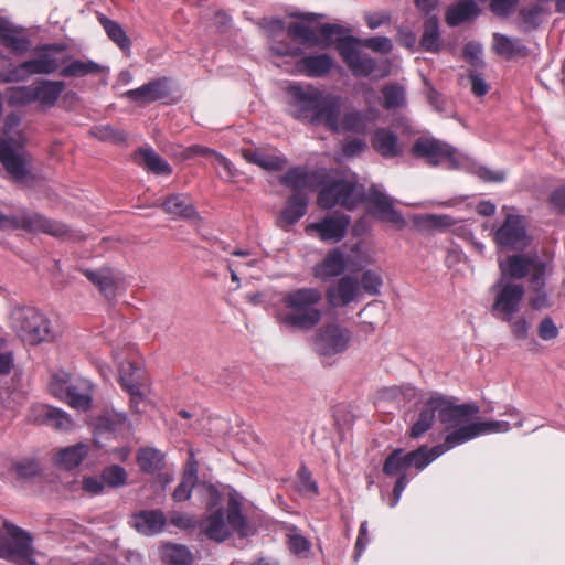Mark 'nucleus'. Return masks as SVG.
Wrapping results in <instances>:
<instances>
[{"instance_id": "obj_27", "label": "nucleus", "mask_w": 565, "mask_h": 565, "mask_svg": "<svg viewBox=\"0 0 565 565\" xmlns=\"http://www.w3.org/2000/svg\"><path fill=\"white\" fill-rule=\"evenodd\" d=\"M90 446L86 443H77L67 447L60 448L53 456V462L60 469L71 471L78 468L88 457Z\"/></svg>"}, {"instance_id": "obj_51", "label": "nucleus", "mask_w": 565, "mask_h": 565, "mask_svg": "<svg viewBox=\"0 0 565 565\" xmlns=\"http://www.w3.org/2000/svg\"><path fill=\"white\" fill-rule=\"evenodd\" d=\"M105 486L118 489L127 483L128 475L124 467L119 465H110L105 467L100 473Z\"/></svg>"}, {"instance_id": "obj_9", "label": "nucleus", "mask_w": 565, "mask_h": 565, "mask_svg": "<svg viewBox=\"0 0 565 565\" xmlns=\"http://www.w3.org/2000/svg\"><path fill=\"white\" fill-rule=\"evenodd\" d=\"M491 290L494 294L492 316L501 321H510L521 309L525 294L523 285L504 278L499 279Z\"/></svg>"}, {"instance_id": "obj_62", "label": "nucleus", "mask_w": 565, "mask_h": 565, "mask_svg": "<svg viewBox=\"0 0 565 565\" xmlns=\"http://www.w3.org/2000/svg\"><path fill=\"white\" fill-rule=\"evenodd\" d=\"M365 140L360 138H348L342 143V152L348 158H353L366 149Z\"/></svg>"}, {"instance_id": "obj_34", "label": "nucleus", "mask_w": 565, "mask_h": 565, "mask_svg": "<svg viewBox=\"0 0 565 565\" xmlns=\"http://www.w3.org/2000/svg\"><path fill=\"white\" fill-rule=\"evenodd\" d=\"M372 146L384 158H394L401 153L397 136L385 128L374 132Z\"/></svg>"}, {"instance_id": "obj_25", "label": "nucleus", "mask_w": 565, "mask_h": 565, "mask_svg": "<svg viewBox=\"0 0 565 565\" xmlns=\"http://www.w3.org/2000/svg\"><path fill=\"white\" fill-rule=\"evenodd\" d=\"M30 420L40 425H49L61 430H68L73 426V420L65 411L49 405L33 406L31 408Z\"/></svg>"}, {"instance_id": "obj_5", "label": "nucleus", "mask_w": 565, "mask_h": 565, "mask_svg": "<svg viewBox=\"0 0 565 565\" xmlns=\"http://www.w3.org/2000/svg\"><path fill=\"white\" fill-rule=\"evenodd\" d=\"M321 301L322 292L318 288L301 287L286 291L276 306V321L288 331L308 332L322 319Z\"/></svg>"}, {"instance_id": "obj_36", "label": "nucleus", "mask_w": 565, "mask_h": 565, "mask_svg": "<svg viewBox=\"0 0 565 565\" xmlns=\"http://www.w3.org/2000/svg\"><path fill=\"white\" fill-rule=\"evenodd\" d=\"M198 480V467L196 461L194 460V456L191 452L190 459L186 462V468L182 476V479L175 490L172 493V498L175 502H183L191 498L192 488L196 483Z\"/></svg>"}, {"instance_id": "obj_64", "label": "nucleus", "mask_w": 565, "mask_h": 565, "mask_svg": "<svg viewBox=\"0 0 565 565\" xmlns=\"http://www.w3.org/2000/svg\"><path fill=\"white\" fill-rule=\"evenodd\" d=\"M505 322L509 323L511 331L515 338L522 340L527 338L530 323L525 317L521 316L515 318V316H513V318L510 321Z\"/></svg>"}, {"instance_id": "obj_15", "label": "nucleus", "mask_w": 565, "mask_h": 565, "mask_svg": "<svg viewBox=\"0 0 565 565\" xmlns=\"http://www.w3.org/2000/svg\"><path fill=\"white\" fill-rule=\"evenodd\" d=\"M3 527L9 536L10 562L18 565H38L31 533L8 521L3 523Z\"/></svg>"}, {"instance_id": "obj_55", "label": "nucleus", "mask_w": 565, "mask_h": 565, "mask_svg": "<svg viewBox=\"0 0 565 565\" xmlns=\"http://www.w3.org/2000/svg\"><path fill=\"white\" fill-rule=\"evenodd\" d=\"M290 17L292 18H296L298 19V21H294V22H290L288 25H287V34L289 38H291L292 40L295 41H299L301 44L303 45H308V46H319L321 49H329L330 46H324L323 44H312L310 42H305L302 39L300 38H295L290 34L289 30H290V25L291 24H295V23H302L303 25L310 28L311 30H313L309 23H312V22H316L318 20H320L321 18H323L322 14L320 13H313V12H306V13H302V12H297V13H291Z\"/></svg>"}, {"instance_id": "obj_60", "label": "nucleus", "mask_w": 565, "mask_h": 565, "mask_svg": "<svg viewBox=\"0 0 565 565\" xmlns=\"http://www.w3.org/2000/svg\"><path fill=\"white\" fill-rule=\"evenodd\" d=\"M423 221L425 226L438 231H446L457 224V221L448 214H426Z\"/></svg>"}, {"instance_id": "obj_1", "label": "nucleus", "mask_w": 565, "mask_h": 565, "mask_svg": "<svg viewBox=\"0 0 565 565\" xmlns=\"http://www.w3.org/2000/svg\"><path fill=\"white\" fill-rule=\"evenodd\" d=\"M318 31L319 35L315 30L302 23L291 24L289 30L292 36L300 38L305 42L333 46L350 71H375L376 63L365 50L387 54L393 49L390 38L372 36L360 39L354 36L349 28L337 23H323L319 26Z\"/></svg>"}, {"instance_id": "obj_58", "label": "nucleus", "mask_w": 565, "mask_h": 565, "mask_svg": "<svg viewBox=\"0 0 565 565\" xmlns=\"http://www.w3.org/2000/svg\"><path fill=\"white\" fill-rule=\"evenodd\" d=\"M288 546L292 554L307 558L311 548L310 541L300 533L288 534Z\"/></svg>"}, {"instance_id": "obj_44", "label": "nucleus", "mask_w": 565, "mask_h": 565, "mask_svg": "<svg viewBox=\"0 0 565 565\" xmlns=\"http://www.w3.org/2000/svg\"><path fill=\"white\" fill-rule=\"evenodd\" d=\"M383 107L387 110L404 108L407 105L406 89L403 85L387 84L382 89Z\"/></svg>"}, {"instance_id": "obj_16", "label": "nucleus", "mask_w": 565, "mask_h": 565, "mask_svg": "<svg viewBox=\"0 0 565 565\" xmlns=\"http://www.w3.org/2000/svg\"><path fill=\"white\" fill-rule=\"evenodd\" d=\"M257 25L266 34L270 51L277 56H299L302 50L294 45L290 41L284 39L287 26L281 19L278 18H263L257 22Z\"/></svg>"}, {"instance_id": "obj_41", "label": "nucleus", "mask_w": 565, "mask_h": 565, "mask_svg": "<svg viewBox=\"0 0 565 565\" xmlns=\"http://www.w3.org/2000/svg\"><path fill=\"white\" fill-rule=\"evenodd\" d=\"M419 44L423 50L428 52L436 53L440 50L439 21L436 15L429 17L425 21Z\"/></svg>"}, {"instance_id": "obj_26", "label": "nucleus", "mask_w": 565, "mask_h": 565, "mask_svg": "<svg viewBox=\"0 0 565 565\" xmlns=\"http://www.w3.org/2000/svg\"><path fill=\"white\" fill-rule=\"evenodd\" d=\"M129 524L138 533L146 536H153L163 531L167 524V518L159 509L141 510L132 514Z\"/></svg>"}, {"instance_id": "obj_31", "label": "nucleus", "mask_w": 565, "mask_h": 565, "mask_svg": "<svg viewBox=\"0 0 565 565\" xmlns=\"http://www.w3.org/2000/svg\"><path fill=\"white\" fill-rule=\"evenodd\" d=\"M79 271L107 298L115 295L116 278L109 267L99 269L79 268Z\"/></svg>"}, {"instance_id": "obj_13", "label": "nucleus", "mask_w": 565, "mask_h": 565, "mask_svg": "<svg viewBox=\"0 0 565 565\" xmlns=\"http://www.w3.org/2000/svg\"><path fill=\"white\" fill-rule=\"evenodd\" d=\"M10 230H24L30 233H45L58 238H64L70 233V230L65 224L50 220L43 214L26 210H20L12 213Z\"/></svg>"}, {"instance_id": "obj_3", "label": "nucleus", "mask_w": 565, "mask_h": 565, "mask_svg": "<svg viewBox=\"0 0 565 565\" xmlns=\"http://www.w3.org/2000/svg\"><path fill=\"white\" fill-rule=\"evenodd\" d=\"M288 113L296 120L311 126H322L339 132L341 97L324 93L312 85H289L286 89Z\"/></svg>"}, {"instance_id": "obj_23", "label": "nucleus", "mask_w": 565, "mask_h": 565, "mask_svg": "<svg viewBox=\"0 0 565 565\" xmlns=\"http://www.w3.org/2000/svg\"><path fill=\"white\" fill-rule=\"evenodd\" d=\"M457 446V440L451 430L446 435L444 443L441 444L435 445L431 448L423 445L415 450L406 451L407 463L409 465V468L414 467L418 471H422L437 458Z\"/></svg>"}, {"instance_id": "obj_50", "label": "nucleus", "mask_w": 565, "mask_h": 565, "mask_svg": "<svg viewBox=\"0 0 565 565\" xmlns=\"http://www.w3.org/2000/svg\"><path fill=\"white\" fill-rule=\"evenodd\" d=\"M12 470L19 478L32 479L41 475L42 466L38 458L24 457L13 463Z\"/></svg>"}, {"instance_id": "obj_11", "label": "nucleus", "mask_w": 565, "mask_h": 565, "mask_svg": "<svg viewBox=\"0 0 565 565\" xmlns=\"http://www.w3.org/2000/svg\"><path fill=\"white\" fill-rule=\"evenodd\" d=\"M362 268L363 263L361 260H358L351 254H345L342 248L335 247L330 249L323 259L313 266L312 275L321 281H329L332 278L342 277L345 270L354 273Z\"/></svg>"}, {"instance_id": "obj_7", "label": "nucleus", "mask_w": 565, "mask_h": 565, "mask_svg": "<svg viewBox=\"0 0 565 565\" xmlns=\"http://www.w3.org/2000/svg\"><path fill=\"white\" fill-rule=\"evenodd\" d=\"M204 523L205 535L215 542H224L232 532L247 535V521L236 501H231L226 510L220 508L213 511Z\"/></svg>"}, {"instance_id": "obj_48", "label": "nucleus", "mask_w": 565, "mask_h": 565, "mask_svg": "<svg viewBox=\"0 0 565 565\" xmlns=\"http://www.w3.org/2000/svg\"><path fill=\"white\" fill-rule=\"evenodd\" d=\"M6 98L11 106H25L36 100L33 84L30 86H11L6 90Z\"/></svg>"}, {"instance_id": "obj_20", "label": "nucleus", "mask_w": 565, "mask_h": 565, "mask_svg": "<svg viewBox=\"0 0 565 565\" xmlns=\"http://www.w3.org/2000/svg\"><path fill=\"white\" fill-rule=\"evenodd\" d=\"M411 151L415 158L425 159L435 167L445 159H452L455 149L434 137L422 136L414 141Z\"/></svg>"}, {"instance_id": "obj_40", "label": "nucleus", "mask_w": 565, "mask_h": 565, "mask_svg": "<svg viewBox=\"0 0 565 565\" xmlns=\"http://www.w3.org/2000/svg\"><path fill=\"white\" fill-rule=\"evenodd\" d=\"M137 463L145 473H154L160 471L164 466L163 454L152 447L139 449L137 454Z\"/></svg>"}, {"instance_id": "obj_32", "label": "nucleus", "mask_w": 565, "mask_h": 565, "mask_svg": "<svg viewBox=\"0 0 565 565\" xmlns=\"http://www.w3.org/2000/svg\"><path fill=\"white\" fill-rule=\"evenodd\" d=\"M0 43L15 55H22L31 49V41L20 35V31L0 20Z\"/></svg>"}, {"instance_id": "obj_19", "label": "nucleus", "mask_w": 565, "mask_h": 565, "mask_svg": "<svg viewBox=\"0 0 565 565\" xmlns=\"http://www.w3.org/2000/svg\"><path fill=\"white\" fill-rule=\"evenodd\" d=\"M119 383L124 391L130 396V405L137 412L141 413L140 405L143 402L141 387L143 386V370L139 364L130 361H124L118 366Z\"/></svg>"}, {"instance_id": "obj_8", "label": "nucleus", "mask_w": 565, "mask_h": 565, "mask_svg": "<svg viewBox=\"0 0 565 565\" xmlns=\"http://www.w3.org/2000/svg\"><path fill=\"white\" fill-rule=\"evenodd\" d=\"M13 327L20 339L29 344H39L52 338L50 320L35 308L13 311Z\"/></svg>"}, {"instance_id": "obj_54", "label": "nucleus", "mask_w": 565, "mask_h": 565, "mask_svg": "<svg viewBox=\"0 0 565 565\" xmlns=\"http://www.w3.org/2000/svg\"><path fill=\"white\" fill-rule=\"evenodd\" d=\"M71 407L75 409L86 411L90 407L92 397L87 392H79L75 385H68L65 388L63 398Z\"/></svg>"}, {"instance_id": "obj_53", "label": "nucleus", "mask_w": 565, "mask_h": 565, "mask_svg": "<svg viewBox=\"0 0 565 565\" xmlns=\"http://www.w3.org/2000/svg\"><path fill=\"white\" fill-rule=\"evenodd\" d=\"M426 85V100L431 106V108L444 117H451L452 113L448 107L447 99L433 87L426 78H424Z\"/></svg>"}, {"instance_id": "obj_59", "label": "nucleus", "mask_w": 565, "mask_h": 565, "mask_svg": "<svg viewBox=\"0 0 565 565\" xmlns=\"http://www.w3.org/2000/svg\"><path fill=\"white\" fill-rule=\"evenodd\" d=\"M461 83L470 85L476 97H482L489 90V85L482 77V73H468L466 76H461Z\"/></svg>"}, {"instance_id": "obj_45", "label": "nucleus", "mask_w": 565, "mask_h": 565, "mask_svg": "<svg viewBox=\"0 0 565 565\" xmlns=\"http://www.w3.org/2000/svg\"><path fill=\"white\" fill-rule=\"evenodd\" d=\"M98 21L113 42H115L122 51L129 50L131 45L130 39L118 22L108 19L104 14L98 15Z\"/></svg>"}, {"instance_id": "obj_17", "label": "nucleus", "mask_w": 565, "mask_h": 565, "mask_svg": "<svg viewBox=\"0 0 565 565\" xmlns=\"http://www.w3.org/2000/svg\"><path fill=\"white\" fill-rule=\"evenodd\" d=\"M409 468L407 463L406 451L402 448L394 449L386 458L383 465V472L386 476H397V480L393 488L392 497L388 500L390 508H395L402 497L403 491L407 487L409 479L406 470Z\"/></svg>"}, {"instance_id": "obj_38", "label": "nucleus", "mask_w": 565, "mask_h": 565, "mask_svg": "<svg viewBox=\"0 0 565 565\" xmlns=\"http://www.w3.org/2000/svg\"><path fill=\"white\" fill-rule=\"evenodd\" d=\"M36 100L43 108L52 107L63 92L62 82L41 81L33 84Z\"/></svg>"}, {"instance_id": "obj_37", "label": "nucleus", "mask_w": 565, "mask_h": 565, "mask_svg": "<svg viewBox=\"0 0 565 565\" xmlns=\"http://www.w3.org/2000/svg\"><path fill=\"white\" fill-rule=\"evenodd\" d=\"M494 51L507 60L524 57L527 55V49L519 39H511L503 34H494Z\"/></svg>"}, {"instance_id": "obj_6", "label": "nucleus", "mask_w": 565, "mask_h": 565, "mask_svg": "<svg viewBox=\"0 0 565 565\" xmlns=\"http://www.w3.org/2000/svg\"><path fill=\"white\" fill-rule=\"evenodd\" d=\"M31 55L20 65L22 71H103L92 61L73 60L65 42L36 45Z\"/></svg>"}, {"instance_id": "obj_4", "label": "nucleus", "mask_w": 565, "mask_h": 565, "mask_svg": "<svg viewBox=\"0 0 565 565\" xmlns=\"http://www.w3.org/2000/svg\"><path fill=\"white\" fill-rule=\"evenodd\" d=\"M479 411L475 403L456 404L452 397L433 393L416 405L407 435L411 439L422 438L433 428L437 418L446 429H457L466 419L477 416Z\"/></svg>"}, {"instance_id": "obj_30", "label": "nucleus", "mask_w": 565, "mask_h": 565, "mask_svg": "<svg viewBox=\"0 0 565 565\" xmlns=\"http://www.w3.org/2000/svg\"><path fill=\"white\" fill-rule=\"evenodd\" d=\"M479 14L480 9L475 0H459L446 10L445 21L449 26H458L475 20Z\"/></svg>"}, {"instance_id": "obj_12", "label": "nucleus", "mask_w": 565, "mask_h": 565, "mask_svg": "<svg viewBox=\"0 0 565 565\" xmlns=\"http://www.w3.org/2000/svg\"><path fill=\"white\" fill-rule=\"evenodd\" d=\"M14 143V138L0 140V162L14 182L25 183L31 175V158L22 146Z\"/></svg>"}, {"instance_id": "obj_52", "label": "nucleus", "mask_w": 565, "mask_h": 565, "mask_svg": "<svg viewBox=\"0 0 565 565\" xmlns=\"http://www.w3.org/2000/svg\"><path fill=\"white\" fill-rule=\"evenodd\" d=\"M90 135L100 141L113 143H122L127 139L124 130L116 129L110 125L95 126L90 129Z\"/></svg>"}, {"instance_id": "obj_43", "label": "nucleus", "mask_w": 565, "mask_h": 565, "mask_svg": "<svg viewBox=\"0 0 565 565\" xmlns=\"http://www.w3.org/2000/svg\"><path fill=\"white\" fill-rule=\"evenodd\" d=\"M335 61L329 53H316L301 57L297 63L298 71H332Z\"/></svg>"}, {"instance_id": "obj_47", "label": "nucleus", "mask_w": 565, "mask_h": 565, "mask_svg": "<svg viewBox=\"0 0 565 565\" xmlns=\"http://www.w3.org/2000/svg\"><path fill=\"white\" fill-rule=\"evenodd\" d=\"M139 153L148 171L159 175H168L172 172L170 164L164 159H162L152 148H141Z\"/></svg>"}, {"instance_id": "obj_39", "label": "nucleus", "mask_w": 565, "mask_h": 565, "mask_svg": "<svg viewBox=\"0 0 565 565\" xmlns=\"http://www.w3.org/2000/svg\"><path fill=\"white\" fill-rule=\"evenodd\" d=\"M162 562L168 565H193L192 552L182 544L168 543L161 548Z\"/></svg>"}, {"instance_id": "obj_24", "label": "nucleus", "mask_w": 565, "mask_h": 565, "mask_svg": "<svg viewBox=\"0 0 565 565\" xmlns=\"http://www.w3.org/2000/svg\"><path fill=\"white\" fill-rule=\"evenodd\" d=\"M171 82L168 77L150 81L136 89L126 93L127 97L138 104L146 105L171 95Z\"/></svg>"}, {"instance_id": "obj_2", "label": "nucleus", "mask_w": 565, "mask_h": 565, "mask_svg": "<svg viewBox=\"0 0 565 565\" xmlns=\"http://www.w3.org/2000/svg\"><path fill=\"white\" fill-rule=\"evenodd\" d=\"M321 189L318 194V204L323 209H333L340 204L347 210H354L360 203H369L375 213L387 222L403 228L405 218L393 207V200L385 192L382 185L373 184L365 192L355 181L335 178L326 172L317 173Z\"/></svg>"}, {"instance_id": "obj_57", "label": "nucleus", "mask_w": 565, "mask_h": 565, "mask_svg": "<svg viewBox=\"0 0 565 565\" xmlns=\"http://www.w3.org/2000/svg\"><path fill=\"white\" fill-rule=\"evenodd\" d=\"M531 275L530 278V288L531 289H543L545 288V277L547 274V264L543 262L541 258L536 256L534 259L533 266H531V270L529 273Z\"/></svg>"}, {"instance_id": "obj_28", "label": "nucleus", "mask_w": 565, "mask_h": 565, "mask_svg": "<svg viewBox=\"0 0 565 565\" xmlns=\"http://www.w3.org/2000/svg\"><path fill=\"white\" fill-rule=\"evenodd\" d=\"M160 206L173 218H199L198 211L193 205L191 198L184 193H173L168 195Z\"/></svg>"}, {"instance_id": "obj_61", "label": "nucleus", "mask_w": 565, "mask_h": 565, "mask_svg": "<svg viewBox=\"0 0 565 565\" xmlns=\"http://www.w3.org/2000/svg\"><path fill=\"white\" fill-rule=\"evenodd\" d=\"M463 57L473 67L482 66V47L479 43L469 42L463 47Z\"/></svg>"}, {"instance_id": "obj_46", "label": "nucleus", "mask_w": 565, "mask_h": 565, "mask_svg": "<svg viewBox=\"0 0 565 565\" xmlns=\"http://www.w3.org/2000/svg\"><path fill=\"white\" fill-rule=\"evenodd\" d=\"M309 178L310 175L306 169L294 167L280 177L279 182L296 192H302L309 185Z\"/></svg>"}, {"instance_id": "obj_49", "label": "nucleus", "mask_w": 565, "mask_h": 565, "mask_svg": "<svg viewBox=\"0 0 565 565\" xmlns=\"http://www.w3.org/2000/svg\"><path fill=\"white\" fill-rule=\"evenodd\" d=\"M359 284L361 295L379 296L383 287L382 274L375 269H366L362 271Z\"/></svg>"}, {"instance_id": "obj_18", "label": "nucleus", "mask_w": 565, "mask_h": 565, "mask_svg": "<svg viewBox=\"0 0 565 565\" xmlns=\"http://www.w3.org/2000/svg\"><path fill=\"white\" fill-rule=\"evenodd\" d=\"M351 217L345 214H332L307 225V233H316L322 242L339 243L349 230Z\"/></svg>"}, {"instance_id": "obj_33", "label": "nucleus", "mask_w": 565, "mask_h": 565, "mask_svg": "<svg viewBox=\"0 0 565 565\" xmlns=\"http://www.w3.org/2000/svg\"><path fill=\"white\" fill-rule=\"evenodd\" d=\"M243 157L246 161L256 164L267 171H280L287 164V159L284 156L269 153L262 150L246 149L243 151Z\"/></svg>"}, {"instance_id": "obj_63", "label": "nucleus", "mask_w": 565, "mask_h": 565, "mask_svg": "<svg viewBox=\"0 0 565 565\" xmlns=\"http://www.w3.org/2000/svg\"><path fill=\"white\" fill-rule=\"evenodd\" d=\"M539 337L544 341H550L558 337V328L551 317H545L539 324Z\"/></svg>"}, {"instance_id": "obj_35", "label": "nucleus", "mask_w": 565, "mask_h": 565, "mask_svg": "<svg viewBox=\"0 0 565 565\" xmlns=\"http://www.w3.org/2000/svg\"><path fill=\"white\" fill-rule=\"evenodd\" d=\"M308 207V196L303 192H296L286 203L280 214V222L288 226L296 224L306 213Z\"/></svg>"}, {"instance_id": "obj_14", "label": "nucleus", "mask_w": 565, "mask_h": 565, "mask_svg": "<svg viewBox=\"0 0 565 565\" xmlns=\"http://www.w3.org/2000/svg\"><path fill=\"white\" fill-rule=\"evenodd\" d=\"M350 340L349 329L330 323L318 330L313 345L320 356L330 358L347 351Z\"/></svg>"}, {"instance_id": "obj_10", "label": "nucleus", "mask_w": 565, "mask_h": 565, "mask_svg": "<svg viewBox=\"0 0 565 565\" xmlns=\"http://www.w3.org/2000/svg\"><path fill=\"white\" fill-rule=\"evenodd\" d=\"M526 226L524 216L508 214L493 232V241L503 250H523L531 242Z\"/></svg>"}, {"instance_id": "obj_22", "label": "nucleus", "mask_w": 565, "mask_h": 565, "mask_svg": "<svg viewBox=\"0 0 565 565\" xmlns=\"http://www.w3.org/2000/svg\"><path fill=\"white\" fill-rule=\"evenodd\" d=\"M361 297L359 279L352 275L340 277L335 284L326 290V298L330 307L343 308L358 301Z\"/></svg>"}, {"instance_id": "obj_29", "label": "nucleus", "mask_w": 565, "mask_h": 565, "mask_svg": "<svg viewBox=\"0 0 565 565\" xmlns=\"http://www.w3.org/2000/svg\"><path fill=\"white\" fill-rule=\"evenodd\" d=\"M536 255L514 254L509 256L504 262L499 263L501 270L500 279H522L529 275L531 266H533Z\"/></svg>"}, {"instance_id": "obj_42", "label": "nucleus", "mask_w": 565, "mask_h": 565, "mask_svg": "<svg viewBox=\"0 0 565 565\" xmlns=\"http://www.w3.org/2000/svg\"><path fill=\"white\" fill-rule=\"evenodd\" d=\"M369 114L358 110L347 111L339 118V130L365 135L369 130Z\"/></svg>"}, {"instance_id": "obj_21", "label": "nucleus", "mask_w": 565, "mask_h": 565, "mask_svg": "<svg viewBox=\"0 0 565 565\" xmlns=\"http://www.w3.org/2000/svg\"><path fill=\"white\" fill-rule=\"evenodd\" d=\"M511 429V424L507 420H483L472 422V418L466 419L460 427L452 433L458 446L463 445L479 436L507 433Z\"/></svg>"}, {"instance_id": "obj_56", "label": "nucleus", "mask_w": 565, "mask_h": 565, "mask_svg": "<svg viewBox=\"0 0 565 565\" xmlns=\"http://www.w3.org/2000/svg\"><path fill=\"white\" fill-rule=\"evenodd\" d=\"M298 483L297 490L307 495H318L319 487L318 483L312 479L311 471L302 465L298 470Z\"/></svg>"}]
</instances>
